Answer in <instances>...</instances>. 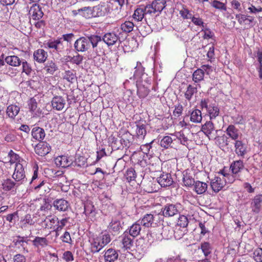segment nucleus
Wrapping results in <instances>:
<instances>
[{
  "mask_svg": "<svg viewBox=\"0 0 262 262\" xmlns=\"http://www.w3.org/2000/svg\"><path fill=\"white\" fill-rule=\"evenodd\" d=\"M89 241L91 243V252L94 253L100 251L108 244L111 241V237L109 234L102 232L99 236L91 238Z\"/></svg>",
  "mask_w": 262,
  "mask_h": 262,
  "instance_id": "nucleus-1",
  "label": "nucleus"
},
{
  "mask_svg": "<svg viewBox=\"0 0 262 262\" xmlns=\"http://www.w3.org/2000/svg\"><path fill=\"white\" fill-rule=\"evenodd\" d=\"M220 173L221 177H215L210 182V186L214 192L220 191L226 185V179H229V169L227 167H224Z\"/></svg>",
  "mask_w": 262,
  "mask_h": 262,
  "instance_id": "nucleus-2",
  "label": "nucleus"
},
{
  "mask_svg": "<svg viewBox=\"0 0 262 262\" xmlns=\"http://www.w3.org/2000/svg\"><path fill=\"white\" fill-rule=\"evenodd\" d=\"M25 163H18L15 164L12 178L18 184H21L26 181L24 165Z\"/></svg>",
  "mask_w": 262,
  "mask_h": 262,
  "instance_id": "nucleus-3",
  "label": "nucleus"
},
{
  "mask_svg": "<svg viewBox=\"0 0 262 262\" xmlns=\"http://www.w3.org/2000/svg\"><path fill=\"white\" fill-rule=\"evenodd\" d=\"M181 205L177 204H167L163 208L162 214L165 217H171L180 213Z\"/></svg>",
  "mask_w": 262,
  "mask_h": 262,
  "instance_id": "nucleus-4",
  "label": "nucleus"
},
{
  "mask_svg": "<svg viewBox=\"0 0 262 262\" xmlns=\"http://www.w3.org/2000/svg\"><path fill=\"white\" fill-rule=\"evenodd\" d=\"M201 106L203 110H206L210 116V119L215 118L219 115V109L214 104H211L207 99L202 100Z\"/></svg>",
  "mask_w": 262,
  "mask_h": 262,
  "instance_id": "nucleus-5",
  "label": "nucleus"
},
{
  "mask_svg": "<svg viewBox=\"0 0 262 262\" xmlns=\"http://www.w3.org/2000/svg\"><path fill=\"white\" fill-rule=\"evenodd\" d=\"M165 0H155L151 4L146 6V11L149 13V15L160 12L165 8Z\"/></svg>",
  "mask_w": 262,
  "mask_h": 262,
  "instance_id": "nucleus-6",
  "label": "nucleus"
},
{
  "mask_svg": "<svg viewBox=\"0 0 262 262\" xmlns=\"http://www.w3.org/2000/svg\"><path fill=\"white\" fill-rule=\"evenodd\" d=\"M74 47L76 51L83 52L89 49L90 44H89L87 37H81L75 41Z\"/></svg>",
  "mask_w": 262,
  "mask_h": 262,
  "instance_id": "nucleus-7",
  "label": "nucleus"
},
{
  "mask_svg": "<svg viewBox=\"0 0 262 262\" xmlns=\"http://www.w3.org/2000/svg\"><path fill=\"white\" fill-rule=\"evenodd\" d=\"M94 17L103 16L109 12L108 6L102 3L92 7Z\"/></svg>",
  "mask_w": 262,
  "mask_h": 262,
  "instance_id": "nucleus-8",
  "label": "nucleus"
},
{
  "mask_svg": "<svg viewBox=\"0 0 262 262\" xmlns=\"http://www.w3.org/2000/svg\"><path fill=\"white\" fill-rule=\"evenodd\" d=\"M29 15L31 19L39 20L42 17L43 13L40 6L38 4H35L31 7L29 11Z\"/></svg>",
  "mask_w": 262,
  "mask_h": 262,
  "instance_id": "nucleus-9",
  "label": "nucleus"
},
{
  "mask_svg": "<svg viewBox=\"0 0 262 262\" xmlns=\"http://www.w3.org/2000/svg\"><path fill=\"white\" fill-rule=\"evenodd\" d=\"M141 82L137 84V94L140 98H144L149 92L150 84L147 82H146L145 84H143L142 81Z\"/></svg>",
  "mask_w": 262,
  "mask_h": 262,
  "instance_id": "nucleus-10",
  "label": "nucleus"
},
{
  "mask_svg": "<svg viewBox=\"0 0 262 262\" xmlns=\"http://www.w3.org/2000/svg\"><path fill=\"white\" fill-rule=\"evenodd\" d=\"M34 150L36 154L39 156H43L49 153L51 150V146L47 142H40L37 144Z\"/></svg>",
  "mask_w": 262,
  "mask_h": 262,
  "instance_id": "nucleus-11",
  "label": "nucleus"
},
{
  "mask_svg": "<svg viewBox=\"0 0 262 262\" xmlns=\"http://www.w3.org/2000/svg\"><path fill=\"white\" fill-rule=\"evenodd\" d=\"M160 214H146L144 217L140 220L138 221V223H140V224L145 227H150L154 221L156 220L157 217H158Z\"/></svg>",
  "mask_w": 262,
  "mask_h": 262,
  "instance_id": "nucleus-12",
  "label": "nucleus"
},
{
  "mask_svg": "<svg viewBox=\"0 0 262 262\" xmlns=\"http://www.w3.org/2000/svg\"><path fill=\"white\" fill-rule=\"evenodd\" d=\"M53 205L59 211H66L70 207V203L67 200L60 199L54 201Z\"/></svg>",
  "mask_w": 262,
  "mask_h": 262,
  "instance_id": "nucleus-13",
  "label": "nucleus"
},
{
  "mask_svg": "<svg viewBox=\"0 0 262 262\" xmlns=\"http://www.w3.org/2000/svg\"><path fill=\"white\" fill-rule=\"evenodd\" d=\"M73 163L72 159L66 156H58L55 159V163L58 167H68Z\"/></svg>",
  "mask_w": 262,
  "mask_h": 262,
  "instance_id": "nucleus-14",
  "label": "nucleus"
},
{
  "mask_svg": "<svg viewBox=\"0 0 262 262\" xmlns=\"http://www.w3.org/2000/svg\"><path fill=\"white\" fill-rule=\"evenodd\" d=\"M119 253L118 251L114 249L110 248L105 251L104 257L105 262H114L118 258Z\"/></svg>",
  "mask_w": 262,
  "mask_h": 262,
  "instance_id": "nucleus-15",
  "label": "nucleus"
},
{
  "mask_svg": "<svg viewBox=\"0 0 262 262\" xmlns=\"http://www.w3.org/2000/svg\"><path fill=\"white\" fill-rule=\"evenodd\" d=\"M51 104L53 108L57 111H61L66 104V100L61 96H54L52 101Z\"/></svg>",
  "mask_w": 262,
  "mask_h": 262,
  "instance_id": "nucleus-16",
  "label": "nucleus"
},
{
  "mask_svg": "<svg viewBox=\"0 0 262 262\" xmlns=\"http://www.w3.org/2000/svg\"><path fill=\"white\" fill-rule=\"evenodd\" d=\"M157 181L161 187H163L169 186L173 183V180L169 173H163L158 178Z\"/></svg>",
  "mask_w": 262,
  "mask_h": 262,
  "instance_id": "nucleus-17",
  "label": "nucleus"
},
{
  "mask_svg": "<svg viewBox=\"0 0 262 262\" xmlns=\"http://www.w3.org/2000/svg\"><path fill=\"white\" fill-rule=\"evenodd\" d=\"M121 237L123 247L126 250L130 249L133 246L134 237L129 235L127 230L123 233Z\"/></svg>",
  "mask_w": 262,
  "mask_h": 262,
  "instance_id": "nucleus-18",
  "label": "nucleus"
},
{
  "mask_svg": "<svg viewBox=\"0 0 262 262\" xmlns=\"http://www.w3.org/2000/svg\"><path fill=\"white\" fill-rule=\"evenodd\" d=\"M50 184L46 181H39L38 184L34 185V189L35 190L40 192L41 194H45L49 192L50 191Z\"/></svg>",
  "mask_w": 262,
  "mask_h": 262,
  "instance_id": "nucleus-19",
  "label": "nucleus"
},
{
  "mask_svg": "<svg viewBox=\"0 0 262 262\" xmlns=\"http://www.w3.org/2000/svg\"><path fill=\"white\" fill-rule=\"evenodd\" d=\"M119 38V36L114 33H107L103 35L102 41L109 47L116 43Z\"/></svg>",
  "mask_w": 262,
  "mask_h": 262,
  "instance_id": "nucleus-20",
  "label": "nucleus"
},
{
  "mask_svg": "<svg viewBox=\"0 0 262 262\" xmlns=\"http://www.w3.org/2000/svg\"><path fill=\"white\" fill-rule=\"evenodd\" d=\"M146 10V6L136 9L133 15L134 19L137 21H141L144 17H146L147 15H149V13L147 12Z\"/></svg>",
  "mask_w": 262,
  "mask_h": 262,
  "instance_id": "nucleus-21",
  "label": "nucleus"
},
{
  "mask_svg": "<svg viewBox=\"0 0 262 262\" xmlns=\"http://www.w3.org/2000/svg\"><path fill=\"white\" fill-rule=\"evenodd\" d=\"M33 57L37 62L43 63L48 57V53L43 49H38L34 52Z\"/></svg>",
  "mask_w": 262,
  "mask_h": 262,
  "instance_id": "nucleus-22",
  "label": "nucleus"
},
{
  "mask_svg": "<svg viewBox=\"0 0 262 262\" xmlns=\"http://www.w3.org/2000/svg\"><path fill=\"white\" fill-rule=\"evenodd\" d=\"M31 135L35 140L40 141L45 138L46 134L43 128L39 127H34L32 129Z\"/></svg>",
  "mask_w": 262,
  "mask_h": 262,
  "instance_id": "nucleus-23",
  "label": "nucleus"
},
{
  "mask_svg": "<svg viewBox=\"0 0 262 262\" xmlns=\"http://www.w3.org/2000/svg\"><path fill=\"white\" fill-rule=\"evenodd\" d=\"M57 221V217L55 216L49 215L46 217V219L42 221L44 223L43 227L45 228L52 229L55 228V225H56Z\"/></svg>",
  "mask_w": 262,
  "mask_h": 262,
  "instance_id": "nucleus-24",
  "label": "nucleus"
},
{
  "mask_svg": "<svg viewBox=\"0 0 262 262\" xmlns=\"http://www.w3.org/2000/svg\"><path fill=\"white\" fill-rule=\"evenodd\" d=\"M121 228V223L119 219L117 217L112 219L108 226L109 230L116 233L118 232Z\"/></svg>",
  "mask_w": 262,
  "mask_h": 262,
  "instance_id": "nucleus-25",
  "label": "nucleus"
},
{
  "mask_svg": "<svg viewBox=\"0 0 262 262\" xmlns=\"http://www.w3.org/2000/svg\"><path fill=\"white\" fill-rule=\"evenodd\" d=\"M136 133L138 138L143 139L146 134V125L142 122L136 124Z\"/></svg>",
  "mask_w": 262,
  "mask_h": 262,
  "instance_id": "nucleus-26",
  "label": "nucleus"
},
{
  "mask_svg": "<svg viewBox=\"0 0 262 262\" xmlns=\"http://www.w3.org/2000/svg\"><path fill=\"white\" fill-rule=\"evenodd\" d=\"M20 108L16 105H9L6 110V114L11 119H14L19 112Z\"/></svg>",
  "mask_w": 262,
  "mask_h": 262,
  "instance_id": "nucleus-27",
  "label": "nucleus"
},
{
  "mask_svg": "<svg viewBox=\"0 0 262 262\" xmlns=\"http://www.w3.org/2000/svg\"><path fill=\"white\" fill-rule=\"evenodd\" d=\"M134 76L136 78L141 79V81L143 80V79L144 77L147 76V75L144 73V68L142 66L141 63L140 62H137V66L135 67V71Z\"/></svg>",
  "mask_w": 262,
  "mask_h": 262,
  "instance_id": "nucleus-28",
  "label": "nucleus"
},
{
  "mask_svg": "<svg viewBox=\"0 0 262 262\" xmlns=\"http://www.w3.org/2000/svg\"><path fill=\"white\" fill-rule=\"evenodd\" d=\"M33 245L37 248H43L48 245V241L46 237L36 236L32 241Z\"/></svg>",
  "mask_w": 262,
  "mask_h": 262,
  "instance_id": "nucleus-29",
  "label": "nucleus"
},
{
  "mask_svg": "<svg viewBox=\"0 0 262 262\" xmlns=\"http://www.w3.org/2000/svg\"><path fill=\"white\" fill-rule=\"evenodd\" d=\"M207 189V184L206 183L199 181L195 182L194 184V190L198 194L204 193Z\"/></svg>",
  "mask_w": 262,
  "mask_h": 262,
  "instance_id": "nucleus-30",
  "label": "nucleus"
},
{
  "mask_svg": "<svg viewBox=\"0 0 262 262\" xmlns=\"http://www.w3.org/2000/svg\"><path fill=\"white\" fill-rule=\"evenodd\" d=\"M18 185V183L15 181H13L10 179H7L4 180L2 182V187L4 190L6 191H9L17 187Z\"/></svg>",
  "mask_w": 262,
  "mask_h": 262,
  "instance_id": "nucleus-31",
  "label": "nucleus"
},
{
  "mask_svg": "<svg viewBox=\"0 0 262 262\" xmlns=\"http://www.w3.org/2000/svg\"><path fill=\"white\" fill-rule=\"evenodd\" d=\"M8 157L9 158V163L10 164L18 163H26L25 161L22 159L17 154L15 153L12 150L8 153Z\"/></svg>",
  "mask_w": 262,
  "mask_h": 262,
  "instance_id": "nucleus-32",
  "label": "nucleus"
},
{
  "mask_svg": "<svg viewBox=\"0 0 262 262\" xmlns=\"http://www.w3.org/2000/svg\"><path fill=\"white\" fill-rule=\"evenodd\" d=\"M235 151L238 156H244L246 152V146L241 141H235L234 143Z\"/></svg>",
  "mask_w": 262,
  "mask_h": 262,
  "instance_id": "nucleus-33",
  "label": "nucleus"
},
{
  "mask_svg": "<svg viewBox=\"0 0 262 262\" xmlns=\"http://www.w3.org/2000/svg\"><path fill=\"white\" fill-rule=\"evenodd\" d=\"M63 79L69 82L73 83L77 79L76 72L74 70H68L63 74Z\"/></svg>",
  "mask_w": 262,
  "mask_h": 262,
  "instance_id": "nucleus-34",
  "label": "nucleus"
},
{
  "mask_svg": "<svg viewBox=\"0 0 262 262\" xmlns=\"http://www.w3.org/2000/svg\"><path fill=\"white\" fill-rule=\"evenodd\" d=\"M202 129L204 133L208 136L209 139L210 137H212L211 134L214 131V128L213 124L211 122H207L202 126Z\"/></svg>",
  "mask_w": 262,
  "mask_h": 262,
  "instance_id": "nucleus-35",
  "label": "nucleus"
},
{
  "mask_svg": "<svg viewBox=\"0 0 262 262\" xmlns=\"http://www.w3.org/2000/svg\"><path fill=\"white\" fill-rule=\"evenodd\" d=\"M135 250L141 256L143 255L146 253L147 247L143 239H140L137 241Z\"/></svg>",
  "mask_w": 262,
  "mask_h": 262,
  "instance_id": "nucleus-36",
  "label": "nucleus"
},
{
  "mask_svg": "<svg viewBox=\"0 0 262 262\" xmlns=\"http://www.w3.org/2000/svg\"><path fill=\"white\" fill-rule=\"evenodd\" d=\"M141 225L140 223H138V221L133 224L129 229L128 234L132 236L133 237L137 236L141 231Z\"/></svg>",
  "mask_w": 262,
  "mask_h": 262,
  "instance_id": "nucleus-37",
  "label": "nucleus"
},
{
  "mask_svg": "<svg viewBox=\"0 0 262 262\" xmlns=\"http://www.w3.org/2000/svg\"><path fill=\"white\" fill-rule=\"evenodd\" d=\"M44 45L45 47L53 49L58 51L60 49V46L62 45V43L60 39H58L54 40H49L45 43Z\"/></svg>",
  "mask_w": 262,
  "mask_h": 262,
  "instance_id": "nucleus-38",
  "label": "nucleus"
},
{
  "mask_svg": "<svg viewBox=\"0 0 262 262\" xmlns=\"http://www.w3.org/2000/svg\"><path fill=\"white\" fill-rule=\"evenodd\" d=\"M87 39L89 40V44L91 43L93 49L97 47L99 44L102 43V38L98 35H90L87 37Z\"/></svg>",
  "mask_w": 262,
  "mask_h": 262,
  "instance_id": "nucleus-39",
  "label": "nucleus"
},
{
  "mask_svg": "<svg viewBox=\"0 0 262 262\" xmlns=\"http://www.w3.org/2000/svg\"><path fill=\"white\" fill-rule=\"evenodd\" d=\"M6 62L10 66L13 67L19 66L21 61L20 59L16 56H8L5 58Z\"/></svg>",
  "mask_w": 262,
  "mask_h": 262,
  "instance_id": "nucleus-40",
  "label": "nucleus"
},
{
  "mask_svg": "<svg viewBox=\"0 0 262 262\" xmlns=\"http://www.w3.org/2000/svg\"><path fill=\"white\" fill-rule=\"evenodd\" d=\"M244 168L243 161L238 160L234 161L231 165H230V169L234 174H237L241 170Z\"/></svg>",
  "mask_w": 262,
  "mask_h": 262,
  "instance_id": "nucleus-41",
  "label": "nucleus"
},
{
  "mask_svg": "<svg viewBox=\"0 0 262 262\" xmlns=\"http://www.w3.org/2000/svg\"><path fill=\"white\" fill-rule=\"evenodd\" d=\"M80 16L86 19L94 17L93 9L91 7H84L80 8Z\"/></svg>",
  "mask_w": 262,
  "mask_h": 262,
  "instance_id": "nucleus-42",
  "label": "nucleus"
},
{
  "mask_svg": "<svg viewBox=\"0 0 262 262\" xmlns=\"http://www.w3.org/2000/svg\"><path fill=\"white\" fill-rule=\"evenodd\" d=\"M190 121L193 123H200L202 119V113L199 110H193L190 114Z\"/></svg>",
  "mask_w": 262,
  "mask_h": 262,
  "instance_id": "nucleus-43",
  "label": "nucleus"
},
{
  "mask_svg": "<svg viewBox=\"0 0 262 262\" xmlns=\"http://www.w3.org/2000/svg\"><path fill=\"white\" fill-rule=\"evenodd\" d=\"M33 176L30 181L31 186L32 188L34 187V185H37L38 184V182H37L39 179L38 167L36 164L34 165L33 167Z\"/></svg>",
  "mask_w": 262,
  "mask_h": 262,
  "instance_id": "nucleus-44",
  "label": "nucleus"
},
{
  "mask_svg": "<svg viewBox=\"0 0 262 262\" xmlns=\"http://www.w3.org/2000/svg\"><path fill=\"white\" fill-rule=\"evenodd\" d=\"M134 24L130 21H125L120 26V29L122 32L125 33H129L133 30Z\"/></svg>",
  "mask_w": 262,
  "mask_h": 262,
  "instance_id": "nucleus-45",
  "label": "nucleus"
},
{
  "mask_svg": "<svg viewBox=\"0 0 262 262\" xmlns=\"http://www.w3.org/2000/svg\"><path fill=\"white\" fill-rule=\"evenodd\" d=\"M43 70L47 73L53 74L57 70V67L53 61H50L46 64Z\"/></svg>",
  "mask_w": 262,
  "mask_h": 262,
  "instance_id": "nucleus-46",
  "label": "nucleus"
},
{
  "mask_svg": "<svg viewBox=\"0 0 262 262\" xmlns=\"http://www.w3.org/2000/svg\"><path fill=\"white\" fill-rule=\"evenodd\" d=\"M95 208L94 206L91 202H88L84 204V211L87 216H94L95 214Z\"/></svg>",
  "mask_w": 262,
  "mask_h": 262,
  "instance_id": "nucleus-47",
  "label": "nucleus"
},
{
  "mask_svg": "<svg viewBox=\"0 0 262 262\" xmlns=\"http://www.w3.org/2000/svg\"><path fill=\"white\" fill-rule=\"evenodd\" d=\"M183 182L184 186L186 187H191L192 185H194L195 181L192 177L186 172L183 175Z\"/></svg>",
  "mask_w": 262,
  "mask_h": 262,
  "instance_id": "nucleus-48",
  "label": "nucleus"
},
{
  "mask_svg": "<svg viewBox=\"0 0 262 262\" xmlns=\"http://www.w3.org/2000/svg\"><path fill=\"white\" fill-rule=\"evenodd\" d=\"M196 92L197 90L196 87L191 85H189L187 88L186 92L185 93V98L187 100L190 101L194 94L196 93Z\"/></svg>",
  "mask_w": 262,
  "mask_h": 262,
  "instance_id": "nucleus-49",
  "label": "nucleus"
},
{
  "mask_svg": "<svg viewBox=\"0 0 262 262\" xmlns=\"http://www.w3.org/2000/svg\"><path fill=\"white\" fill-rule=\"evenodd\" d=\"M204 72L203 70L200 69L195 70L192 75V79L195 82H198L202 81L204 79Z\"/></svg>",
  "mask_w": 262,
  "mask_h": 262,
  "instance_id": "nucleus-50",
  "label": "nucleus"
},
{
  "mask_svg": "<svg viewBox=\"0 0 262 262\" xmlns=\"http://www.w3.org/2000/svg\"><path fill=\"white\" fill-rule=\"evenodd\" d=\"M236 19L238 20L240 25L246 24V21H248L249 23H252L253 20V18H252L251 17L242 14H236Z\"/></svg>",
  "mask_w": 262,
  "mask_h": 262,
  "instance_id": "nucleus-51",
  "label": "nucleus"
},
{
  "mask_svg": "<svg viewBox=\"0 0 262 262\" xmlns=\"http://www.w3.org/2000/svg\"><path fill=\"white\" fill-rule=\"evenodd\" d=\"M173 140L174 139H173L170 136H165L161 140L160 145L162 147L168 148L171 146Z\"/></svg>",
  "mask_w": 262,
  "mask_h": 262,
  "instance_id": "nucleus-52",
  "label": "nucleus"
},
{
  "mask_svg": "<svg viewBox=\"0 0 262 262\" xmlns=\"http://www.w3.org/2000/svg\"><path fill=\"white\" fill-rule=\"evenodd\" d=\"M188 224L187 217L185 215H180L177 223L178 227L182 228L185 231H187L186 227Z\"/></svg>",
  "mask_w": 262,
  "mask_h": 262,
  "instance_id": "nucleus-53",
  "label": "nucleus"
},
{
  "mask_svg": "<svg viewBox=\"0 0 262 262\" xmlns=\"http://www.w3.org/2000/svg\"><path fill=\"white\" fill-rule=\"evenodd\" d=\"M172 136L176 137V138L180 141L182 144L185 145L186 144H187L188 138L185 136L183 132L180 131L176 132Z\"/></svg>",
  "mask_w": 262,
  "mask_h": 262,
  "instance_id": "nucleus-54",
  "label": "nucleus"
},
{
  "mask_svg": "<svg viewBox=\"0 0 262 262\" xmlns=\"http://www.w3.org/2000/svg\"><path fill=\"white\" fill-rule=\"evenodd\" d=\"M262 202V195L258 194L255 196L253 202L252 203V206L253 207H254V209L253 210L255 211V209L258 210L260 206V203Z\"/></svg>",
  "mask_w": 262,
  "mask_h": 262,
  "instance_id": "nucleus-55",
  "label": "nucleus"
},
{
  "mask_svg": "<svg viewBox=\"0 0 262 262\" xmlns=\"http://www.w3.org/2000/svg\"><path fill=\"white\" fill-rule=\"evenodd\" d=\"M173 231L171 230L168 226L164 227L162 228L161 232V236L163 238L168 239L171 237Z\"/></svg>",
  "mask_w": 262,
  "mask_h": 262,
  "instance_id": "nucleus-56",
  "label": "nucleus"
},
{
  "mask_svg": "<svg viewBox=\"0 0 262 262\" xmlns=\"http://www.w3.org/2000/svg\"><path fill=\"white\" fill-rule=\"evenodd\" d=\"M201 249L205 257H207L211 252V246L210 244L207 242L202 243Z\"/></svg>",
  "mask_w": 262,
  "mask_h": 262,
  "instance_id": "nucleus-57",
  "label": "nucleus"
},
{
  "mask_svg": "<svg viewBox=\"0 0 262 262\" xmlns=\"http://www.w3.org/2000/svg\"><path fill=\"white\" fill-rule=\"evenodd\" d=\"M28 105L30 111L35 115H37L38 111L37 110V104L36 100L34 98H31L29 102Z\"/></svg>",
  "mask_w": 262,
  "mask_h": 262,
  "instance_id": "nucleus-58",
  "label": "nucleus"
},
{
  "mask_svg": "<svg viewBox=\"0 0 262 262\" xmlns=\"http://www.w3.org/2000/svg\"><path fill=\"white\" fill-rule=\"evenodd\" d=\"M125 176L128 182L135 180L136 177L135 170L133 168H129L127 169L125 174Z\"/></svg>",
  "mask_w": 262,
  "mask_h": 262,
  "instance_id": "nucleus-59",
  "label": "nucleus"
},
{
  "mask_svg": "<svg viewBox=\"0 0 262 262\" xmlns=\"http://www.w3.org/2000/svg\"><path fill=\"white\" fill-rule=\"evenodd\" d=\"M69 221V218H63L61 219V220H59V219L57 218V221L56 223V231H61L62 228L66 226V225L67 224Z\"/></svg>",
  "mask_w": 262,
  "mask_h": 262,
  "instance_id": "nucleus-60",
  "label": "nucleus"
},
{
  "mask_svg": "<svg viewBox=\"0 0 262 262\" xmlns=\"http://www.w3.org/2000/svg\"><path fill=\"white\" fill-rule=\"evenodd\" d=\"M253 258L256 262H262V248H257L253 252Z\"/></svg>",
  "mask_w": 262,
  "mask_h": 262,
  "instance_id": "nucleus-61",
  "label": "nucleus"
},
{
  "mask_svg": "<svg viewBox=\"0 0 262 262\" xmlns=\"http://www.w3.org/2000/svg\"><path fill=\"white\" fill-rule=\"evenodd\" d=\"M180 14L184 19H190L192 16V14L189 11L185 8H183V9L180 11Z\"/></svg>",
  "mask_w": 262,
  "mask_h": 262,
  "instance_id": "nucleus-62",
  "label": "nucleus"
},
{
  "mask_svg": "<svg viewBox=\"0 0 262 262\" xmlns=\"http://www.w3.org/2000/svg\"><path fill=\"white\" fill-rule=\"evenodd\" d=\"M22 66L23 72L25 73L27 75H30L32 71L30 64L27 61H23Z\"/></svg>",
  "mask_w": 262,
  "mask_h": 262,
  "instance_id": "nucleus-63",
  "label": "nucleus"
},
{
  "mask_svg": "<svg viewBox=\"0 0 262 262\" xmlns=\"http://www.w3.org/2000/svg\"><path fill=\"white\" fill-rule=\"evenodd\" d=\"M190 19H191L192 22L196 26H200L202 28H204V24L201 18L192 16Z\"/></svg>",
  "mask_w": 262,
  "mask_h": 262,
  "instance_id": "nucleus-64",
  "label": "nucleus"
}]
</instances>
